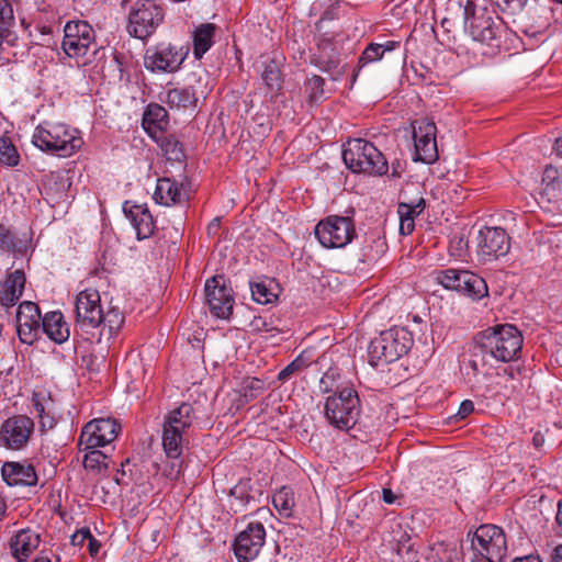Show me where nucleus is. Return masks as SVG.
<instances>
[{
	"instance_id": "nucleus-29",
	"label": "nucleus",
	"mask_w": 562,
	"mask_h": 562,
	"mask_svg": "<svg viewBox=\"0 0 562 562\" xmlns=\"http://www.w3.org/2000/svg\"><path fill=\"white\" fill-rule=\"evenodd\" d=\"M400 46L397 41H386L383 44L371 43L369 44L358 58L357 68L352 74V83L356 81L359 71L371 63L379 61L383 58L386 52H392Z\"/></svg>"
},
{
	"instance_id": "nucleus-50",
	"label": "nucleus",
	"mask_w": 562,
	"mask_h": 562,
	"mask_svg": "<svg viewBox=\"0 0 562 562\" xmlns=\"http://www.w3.org/2000/svg\"><path fill=\"white\" fill-rule=\"evenodd\" d=\"M14 23L13 9L8 0H0V26H10Z\"/></svg>"
},
{
	"instance_id": "nucleus-17",
	"label": "nucleus",
	"mask_w": 562,
	"mask_h": 562,
	"mask_svg": "<svg viewBox=\"0 0 562 562\" xmlns=\"http://www.w3.org/2000/svg\"><path fill=\"white\" fill-rule=\"evenodd\" d=\"M204 291L210 312L217 318H229L235 300L233 290L226 285L224 276L207 279Z\"/></svg>"
},
{
	"instance_id": "nucleus-14",
	"label": "nucleus",
	"mask_w": 562,
	"mask_h": 562,
	"mask_svg": "<svg viewBox=\"0 0 562 562\" xmlns=\"http://www.w3.org/2000/svg\"><path fill=\"white\" fill-rule=\"evenodd\" d=\"M76 329L89 334L101 326L103 311L97 290L87 289L79 292L75 302Z\"/></svg>"
},
{
	"instance_id": "nucleus-37",
	"label": "nucleus",
	"mask_w": 562,
	"mask_h": 562,
	"mask_svg": "<svg viewBox=\"0 0 562 562\" xmlns=\"http://www.w3.org/2000/svg\"><path fill=\"white\" fill-rule=\"evenodd\" d=\"M18 35L7 26H0V63H10L19 55Z\"/></svg>"
},
{
	"instance_id": "nucleus-61",
	"label": "nucleus",
	"mask_w": 562,
	"mask_h": 562,
	"mask_svg": "<svg viewBox=\"0 0 562 562\" xmlns=\"http://www.w3.org/2000/svg\"><path fill=\"white\" fill-rule=\"evenodd\" d=\"M551 562H562V544L553 549L551 553Z\"/></svg>"
},
{
	"instance_id": "nucleus-28",
	"label": "nucleus",
	"mask_w": 562,
	"mask_h": 562,
	"mask_svg": "<svg viewBox=\"0 0 562 562\" xmlns=\"http://www.w3.org/2000/svg\"><path fill=\"white\" fill-rule=\"evenodd\" d=\"M41 327L48 338L56 344L67 341L70 335L69 326L59 311L46 313Z\"/></svg>"
},
{
	"instance_id": "nucleus-59",
	"label": "nucleus",
	"mask_w": 562,
	"mask_h": 562,
	"mask_svg": "<svg viewBox=\"0 0 562 562\" xmlns=\"http://www.w3.org/2000/svg\"><path fill=\"white\" fill-rule=\"evenodd\" d=\"M40 424L43 430L52 429L55 426V419L54 417L46 414L40 418Z\"/></svg>"
},
{
	"instance_id": "nucleus-15",
	"label": "nucleus",
	"mask_w": 562,
	"mask_h": 562,
	"mask_svg": "<svg viewBox=\"0 0 562 562\" xmlns=\"http://www.w3.org/2000/svg\"><path fill=\"white\" fill-rule=\"evenodd\" d=\"M121 425L114 418H95L87 423L80 434L78 447L80 450L104 447L115 440Z\"/></svg>"
},
{
	"instance_id": "nucleus-39",
	"label": "nucleus",
	"mask_w": 562,
	"mask_h": 562,
	"mask_svg": "<svg viewBox=\"0 0 562 562\" xmlns=\"http://www.w3.org/2000/svg\"><path fill=\"white\" fill-rule=\"evenodd\" d=\"M273 280L265 279L250 282V291L254 301L259 304H269L277 300L278 294L272 289Z\"/></svg>"
},
{
	"instance_id": "nucleus-16",
	"label": "nucleus",
	"mask_w": 562,
	"mask_h": 562,
	"mask_svg": "<svg viewBox=\"0 0 562 562\" xmlns=\"http://www.w3.org/2000/svg\"><path fill=\"white\" fill-rule=\"evenodd\" d=\"M437 127L432 121L420 119L413 125L414 161L431 165L438 160Z\"/></svg>"
},
{
	"instance_id": "nucleus-32",
	"label": "nucleus",
	"mask_w": 562,
	"mask_h": 562,
	"mask_svg": "<svg viewBox=\"0 0 562 562\" xmlns=\"http://www.w3.org/2000/svg\"><path fill=\"white\" fill-rule=\"evenodd\" d=\"M387 249V244L383 237H367L359 250V262L366 266L375 265Z\"/></svg>"
},
{
	"instance_id": "nucleus-5",
	"label": "nucleus",
	"mask_w": 562,
	"mask_h": 562,
	"mask_svg": "<svg viewBox=\"0 0 562 562\" xmlns=\"http://www.w3.org/2000/svg\"><path fill=\"white\" fill-rule=\"evenodd\" d=\"M126 13L127 33L138 40H147L162 24L165 9L156 0H121Z\"/></svg>"
},
{
	"instance_id": "nucleus-26",
	"label": "nucleus",
	"mask_w": 562,
	"mask_h": 562,
	"mask_svg": "<svg viewBox=\"0 0 562 562\" xmlns=\"http://www.w3.org/2000/svg\"><path fill=\"white\" fill-rule=\"evenodd\" d=\"M25 286V274L23 270H15L9 273L0 285V304L10 308L14 306L23 294Z\"/></svg>"
},
{
	"instance_id": "nucleus-63",
	"label": "nucleus",
	"mask_w": 562,
	"mask_h": 562,
	"mask_svg": "<svg viewBox=\"0 0 562 562\" xmlns=\"http://www.w3.org/2000/svg\"><path fill=\"white\" fill-rule=\"evenodd\" d=\"M555 521L559 525V527L562 528V501H560L558 504V513L555 516Z\"/></svg>"
},
{
	"instance_id": "nucleus-36",
	"label": "nucleus",
	"mask_w": 562,
	"mask_h": 562,
	"mask_svg": "<svg viewBox=\"0 0 562 562\" xmlns=\"http://www.w3.org/2000/svg\"><path fill=\"white\" fill-rule=\"evenodd\" d=\"M459 555L457 543L436 542L428 547L427 562H456Z\"/></svg>"
},
{
	"instance_id": "nucleus-46",
	"label": "nucleus",
	"mask_w": 562,
	"mask_h": 562,
	"mask_svg": "<svg viewBox=\"0 0 562 562\" xmlns=\"http://www.w3.org/2000/svg\"><path fill=\"white\" fill-rule=\"evenodd\" d=\"M266 390V383L258 378H249L244 381V397L246 402L257 398Z\"/></svg>"
},
{
	"instance_id": "nucleus-53",
	"label": "nucleus",
	"mask_w": 562,
	"mask_h": 562,
	"mask_svg": "<svg viewBox=\"0 0 562 562\" xmlns=\"http://www.w3.org/2000/svg\"><path fill=\"white\" fill-rule=\"evenodd\" d=\"M90 536V530L88 528H82L71 536V544L75 547H82L88 541Z\"/></svg>"
},
{
	"instance_id": "nucleus-43",
	"label": "nucleus",
	"mask_w": 562,
	"mask_h": 562,
	"mask_svg": "<svg viewBox=\"0 0 562 562\" xmlns=\"http://www.w3.org/2000/svg\"><path fill=\"white\" fill-rule=\"evenodd\" d=\"M21 240L16 232L5 224L0 223V249L8 252L19 250Z\"/></svg>"
},
{
	"instance_id": "nucleus-52",
	"label": "nucleus",
	"mask_w": 562,
	"mask_h": 562,
	"mask_svg": "<svg viewBox=\"0 0 562 562\" xmlns=\"http://www.w3.org/2000/svg\"><path fill=\"white\" fill-rule=\"evenodd\" d=\"M231 496L238 499L241 504H247L251 498L247 494L246 484L239 483L231 490Z\"/></svg>"
},
{
	"instance_id": "nucleus-10",
	"label": "nucleus",
	"mask_w": 562,
	"mask_h": 562,
	"mask_svg": "<svg viewBox=\"0 0 562 562\" xmlns=\"http://www.w3.org/2000/svg\"><path fill=\"white\" fill-rule=\"evenodd\" d=\"M413 339L404 328H391L374 338L369 346V353L378 364L391 363L406 355L411 349Z\"/></svg>"
},
{
	"instance_id": "nucleus-11",
	"label": "nucleus",
	"mask_w": 562,
	"mask_h": 562,
	"mask_svg": "<svg viewBox=\"0 0 562 562\" xmlns=\"http://www.w3.org/2000/svg\"><path fill=\"white\" fill-rule=\"evenodd\" d=\"M325 15L315 24L317 36V53L312 57V64L322 71L330 75L333 80H338L345 72V65L341 64L340 54L334 42V35L324 31Z\"/></svg>"
},
{
	"instance_id": "nucleus-58",
	"label": "nucleus",
	"mask_w": 562,
	"mask_h": 562,
	"mask_svg": "<svg viewBox=\"0 0 562 562\" xmlns=\"http://www.w3.org/2000/svg\"><path fill=\"white\" fill-rule=\"evenodd\" d=\"M161 232L164 233V237L168 234L169 235V238H170V243L171 244H176L177 240L180 238V233L177 228L175 227H171V228H162Z\"/></svg>"
},
{
	"instance_id": "nucleus-3",
	"label": "nucleus",
	"mask_w": 562,
	"mask_h": 562,
	"mask_svg": "<svg viewBox=\"0 0 562 562\" xmlns=\"http://www.w3.org/2000/svg\"><path fill=\"white\" fill-rule=\"evenodd\" d=\"M463 16L464 26L474 41L490 47L492 54L502 48L503 37L507 34L502 18L491 14L485 9L477 12L476 4L472 0H467Z\"/></svg>"
},
{
	"instance_id": "nucleus-55",
	"label": "nucleus",
	"mask_w": 562,
	"mask_h": 562,
	"mask_svg": "<svg viewBox=\"0 0 562 562\" xmlns=\"http://www.w3.org/2000/svg\"><path fill=\"white\" fill-rule=\"evenodd\" d=\"M474 411V404L472 401L470 400H465L461 403L460 407H459V411H458V416L463 419L465 417H468L472 412Z\"/></svg>"
},
{
	"instance_id": "nucleus-19",
	"label": "nucleus",
	"mask_w": 562,
	"mask_h": 562,
	"mask_svg": "<svg viewBox=\"0 0 562 562\" xmlns=\"http://www.w3.org/2000/svg\"><path fill=\"white\" fill-rule=\"evenodd\" d=\"M266 530L261 522H250L236 537L233 548L238 562L254 560L265 544Z\"/></svg>"
},
{
	"instance_id": "nucleus-7",
	"label": "nucleus",
	"mask_w": 562,
	"mask_h": 562,
	"mask_svg": "<svg viewBox=\"0 0 562 562\" xmlns=\"http://www.w3.org/2000/svg\"><path fill=\"white\" fill-rule=\"evenodd\" d=\"M342 160L353 173L383 176L389 170L387 160L373 143L362 138L347 142L342 149Z\"/></svg>"
},
{
	"instance_id": "nucleus-44",
	"label": "nucleus",
	"mask_w": 562,
	"mask_h": 562,
	"mask_svg": "<svg viewBox=\"0 0 562 562\" xmlns=\"http://www.w3.org/2000/svg\"><path fill=\"white\" fill-rule=\"evenodd\" d=\"M310 362V358L305 355V352H301L293 361H291L284 369L279 372L278 380L281 382H286L295 373L307 368Z\"/></svg>"
},
{
	"instance_id": "nucleus-9",
	"label": "nucleus",
	"mask_w": 562,
	"mask_h": 562,
	"mask_svg": "<svg viewBox=\"0 0 562 562\" xmlns=\"http://www.w3.org/2000/svg\"><path fill=\"white\" fill-rule=\"evenodd\" d=\"M63 50L70 58L81 59L82 65L91 61L98 50L94 30L86 21H69L64 29Z\"/></svg>"
},
{
	"instance_id": "nucleus-31",
	"label": "nucleus",
	"mask_w": 562,
	"mask_h": 562,
	"mask_svg": "<svg viewBox=\"0 0 562 562\" xmlns=\"http://www.w3.org/2000/svg\"><path fill=\"white\" fill-rule=\"evenodd\" d=\"M426 203L423 198H419L416 202H400L397 206V213L400 216V232L402 235H409L415 228V217L418 216L425 210Z\"/></svg>"
},
{
	"instance_id": "nucleus-54",
	"label": "nucleus",
	"mask_w": 562,
	"mask_h": 562,
	"mask_svg": "<svg viewBox=\"0 0 562 562\" xmlns=\"http://www.w3.org/2000/svg\"><path fill=\"white\" fill-rule=\"evenodd\" d=\"M252 326L259 331H272L276 327L272 326V322H268L263 317H258L252 321Z\"/></svg>"
},
{
	"instance_id": "nucleus-8",
	"label": "nucleus",
	"mask_w": 562,
	"mask_h": 562,
	"mask_svg": "<svg viewBox=\"0 0 562 562\" xmlns=\"http://www.w3.org/2000/svg\"><path fill=\"white\" fill-rule=\"evenodd\" d=\"M355 210L348 209L345 215H328L315 226V236L324 248H344L356 237Z\"/></svg>"
},
{
	"instance_id": "nucleus-1",
	"label": "nucleus",
	"mask_w": 562,
	"mask_h": 562,
	"mask_svg": "<svg viewBox=\"0 0 562 562\" xmlns=\"http://www.w3.org/2000/svg\"><path fill=\"white\" fill-rule=\"evenodd\" d=\"M196 416L194 408L189 403H182L170 411L164 418L161 442L165 454L172 459L170 477L177 479L181 472L184 447L189 445V432Z\"/></svg>"
},
{
	"instance_id": "nucleus-48",
	"label": "nucleus",
	"mask_w": 562,
	"mask_h": 562,
	"mask_svg": "<svg viewBox=\"0 0 562 562\" xmlns=\"http://www.w3.org/2000/svg\"><path fill=\"white\" fill-rule=\"evenodd\" d=\"M123 321H124V318H123L122 314L120 313V311L112 308V310H109L106 313L103 312L101 325L108 326L109 331L113 333V331H116L121 327Z\"/></svg>"
},
{
	"instance_id": "nucleus-60",
	"label": "nucleus",
	"mask_w": 562,
	"mask_h": 562,
	"mask_svg": "<svg viewBox=\"0 0 562 562\" xmlns=\"http://www.w3.org/2000/svg\"><path fill=\"white\" fill-rule=\"evenodd\" d=\"M382 495H383V501L386 504H393L396 499L395 494L390 488H383Z\"/></svg>"
},
{
	"instance_id": "nucleus-62",
	"label": "nucleus",
	"mask_w": 562,
	"mask_h": 562,
	"mask_svg": "<svg viewBox=\"0 0 562 562\" xmlns=\"http://www.w3.org/2000/svg\"><path fill=\"white\" fill-rule=\"evenodd\" d=\"M513 562H542V561L540 560L539 557L526 555V557L516 558L513 560Z\"/></svg>"
},
{
	"instance_id": "nucleus-35",
	"label": "nucleus",
	"mask_w": 562,
	"mask_h": 562,
	"mask_svg": "<svg viewBox=\"0 0 562 562\" xmlns=\"http://www.w3.org/2000/svg\"><path fill=\"white\" fill-rule=\"evenodd\" d=\"M260 77L265 86L272 92L281 90L283 79L280 64L274 58H267L262 63Z\"/></svg>"
},
{
	"instance_id": "nucleus-25",
	"label": "nucleus",
	"mask_w": 562,
	"mask_h": 562,
	"mask_svg": "<svg viewBox=\"0 0 562 562\" xmlns=\"http://www.w3.org/2000/svg\"><path fill=\"white\" fill-rule=\"evenodd\" d=\"M128 202H125L123 210L126 217L132 222L136 229L138 239L149 238L156 228L153 215L147 207L143 205H131L127 206Z\"/></svg>"
},
{
	"instance_id": "nucleus-21",
	"label": "nucleus",
	"mask_w": 562,
	"mask_h": 562,
	"mask_svg": "<svg viewBox=\"0 0 562 562\" xmlns=\"http://www.w3.org/2000/svg\"><path fill=\"white\" fill-rule=\"evenodd\" d=\"M42 319L37 304L24 301L19 305L16 311V330L21 342L32 345L37 339Z\"/></svg>"
},
{
	"instance_id": "nucleus-13",
	"label": "nucleus",
	"mask_w": 562,
	"mask_h": 562,
	"mask_svg": "<svg viewBox=\"0 0 562 562\" xmlns=\"http://www.w3.org/2000/svg\"><path fill=\"white\" fill-rule=\"evenodd\" d=\"M471 547L487 562H502L507 552L505 533L496 525H481L473 535Z\"/></svg>"
},
{
	"instance_id": "nucleus-18",
	"label": "nucleus",
	"mask_w": 562,
	"mask_h": 562,
	"mask_svg": "<svg viewBox=\"0 0 562 562\" xmlns=\"http://www.w3.org/2000/svg\"><path fill=\"white\" fill-rule=\"evenodd\" d=\"M509 248V236L505 229L485 226L479 231L477 255L483 261H491L505 256Z\"/></svg>"
},
{
	"instance_id": "nucleus-24",
	"label": "nucleus",
	"mask_w": 562,
	"mask_h": 562,
	"mask_svg": "<svg viewBox=\"0 0 562 562\" xmlns=\"http://www.w3.org/2000/svg\"><path fill=\"white\" fill-rule=\"evenodd\" d=\"M154 200L170 206L189 200V193L183 183H178L170 178H160L157 180Z\"/></svg>"
},
{
	"instance_id": "nucleus-6",
	"label": "nucleus",
	"mask_w": 562,
	"mask_h": 562,
	"mask_svg": "<svg viewBox=\"0 0 562 562\" xmlns=\"http://www.w3.org/2000/svg\"><path fill=\"white\" fill-rule=\"evenodd\" d=\"M361 402L352 386H338L328 395L324 404L325 418L338 430L348 431L358 423Z\"/></svg>"
},
{
	"instance_id": "nucleus-34",
	"label": "nucleus",
	"mask_w": 562,
	"mask_h": 562,
	"mask_svg": "<svg viewBox=\"0 0 562 562\" xmlns=\"http://www.w3.org/2000/svg\"><path fill=\"white\" fill-rule=\"evenodd\" d=\"M461 283L462 284L458 292L473 300H481L488 294V289L485 280L482 277L469 270H465Z\"/></svg>"
},
{
	"instance_id": "nucleus-22",
	"label": "nucleus",
	"mask_w": 562,
	"mask_h": 562,
	"mask_svg": "<svg viewBox=\"0 0 562 562\" xmlns=\"http://www.w3.org/2000/svg\"><path fill=\"white\" fill-rule=\"evenodd\" d=\"M1 474L10 486H35L38 482L35 467L27 460L4 462Z\"/></svg>"
},
{
	"instance_id": "nucleus-56",
	"label": "nucleus",
	"mask_w": 562,
	"mask_h": 562,
	"mask_svg": "<svg viewBox=\"0 0 562 562\" xmlns=\"http://www.w3.org/2000/svg\"><path fill=\"white\" fill-rule=\"evenodd\" d=\"M32 403L34 411L36 412L37 416L42 418V416L46 415L45 407L41 401L40 394L34 393L32 396Z\"/></svg>"
},
{
	"instance_id": "nucleus-33",
	"label": "nucleus",
	"mask_w": 562,
	"mask_h": 562,
	"mask_svg": "<svg viewBox=\"0 0 562 562\" xmlns=\"http://www.w3.org/2000/svg\"><path fill=\"white\" fill-rule=\"evenodd\" d=\"M217 26L214 23H202L193 31V55L201 59L213 46Z\"/></svg>"
},
{
	"instance_id": "nucleus-40",
	"label": "nucleus",
	"mask_w": 562,
	"mask_h": 562,
	"mask_svg": "<svg viewBox=\"0 0 562 562\" xmlns=\"http://www.w3.org/2000/svg\"><path fill=\"white\" fill-rule=\"evenodd\" d=\"M465 273V270L460 269H445L437 271L436 273V280L438 283H440L443 288L448 290H460L461 286V280L463 278V274Z\"/></svg>"
},
{
	"instance_id": "nucleus-45",
	"label": "nucleus",
	"mask_w": 562,
	"mask_h": 562,
	"mask_svg": "<svg viewBox=\"0 0 562 562\" xmlns=\"http://www.w3.org/2000/svg\"><path fill=\"white\" fill-rule=\"evenodd\" d=\"M325 80L321 76L314 75L305 83V92L310 102H317L325 97Z\"/></svg>"
},
{
	"instance_id": "nucleus-30",
	"label": "nucleus",
	"mask_w": 562,
	"mask_h": 562,
	"mask_svg": "<svg viewBox=\"0 0 562 562\" xmlns=\"http://www.w3.org/2000/svg\"><path fill=\"white\" fill-rule=\"evenodd\" d=\"M160 101L165 102L171 110H187L195 108L198 99L192 87H183L168 89L164 97L160 95Z\"/></svg>"
},
{
	"instance_id": "nucleus-27",
	"label": "nucleus",
	"mask_w": 562,
	"mask_h": 562,
	"mask_svg": "<svg viewBox=\"0 0 562 562\" xmlns=\"http://www.w3.org/2000/svg\"><path fill=\"white\" fill-rule=\"evenodd\" d=\"M142 124L151 138L166 133L169 126L167 110L158 103H149L143 114Z\"/></svg>"
},
{
	"instance_id": "nucleus-47",
	"label": "nucleus",
	"mask_w": 562,
	"mask_h": 562,
	"mask_svg": "<svg viewBox=\"0 0 562 562\" xmlns=\"http://www.w3.org/2000/svg\"><path fill=\"white\" fill-rule=\"evenodd\" d=\"M83 457V467L90 470H100L102 465L106 467L104 461L106 456L97 449H90Z\"/></svg>"
},
{
	"instance_id": "nucleus-64",
	"label": "nucleus",
	"mask_w": 562,
	"mask_h": 562,
	"mask_svg": "<svg viewBox=\"0 0 562 562\" xmlns=\"http://www.w3.org/2000/svg\"><path fill=\"white\" fill-rule=\"evenodd\" d=\"M554 150L562 158V138H558L554 144Z\"/></svg>"
},
{
	"instance_id": "nucleus-23",
	"label": "nucleus",
	"mask_w": 562,
	"mask_h": 562,
	"mask_svg": "<svg viewBox=\"0 0 562 562\" xmlns=\"http://www.w3.org/2000/svg\"><path fill=\"white\" fill-rule=\"evenodd\" d=\"M41 542L40 535L30 528L21 529L9 540L11 555L19 562L25 561Z\"/></svg>"
},
{
	"instance_id": "nucleus-42",
	"label": "nucleus",
	"mask_w": 562,
	"mask_h": 562,
	"mask_svg": "<svg viewBox=\"0 0 562 562\" xmlns=\"http://www.w3.org/2000/svg\"><path fill=\"white\" fill-rule=\"evenodd\" d=\"M273 506L284 516H290L294 506L293 492L289 487H282L272 496Z\"/></svg>"
},
{
	"instance_id": "nucleus-4",
	"label": "nucleus",
	"mask_w": 562,
	"mask_h": 562,
	"mask_svg": "<svg viewBox=\"0 0 562 562\" xmlns=\"http://www.w3.org/2000/svg\"><path fill=\"white\" fill-rule=\"evenodd\" d=\"M524 344L521 333L510 324L498 325L484 331L474 347L482 356L488 355L499 362H510L519 358Z\"/></svg>"
},
{
	"instance_id": "nucleus-41",
	"label": "nucleus",
	"mask_w": 562,
	"mask_h": 562,
	"mask_svg": "<svg viewBox=\"0 0 562 562\" xmlns=\"http://www.w3.org/2000/svg\"><path fill=\"white\" fill-rule=\"evenodd\" d=\"M20 162L16 147L9 137H0V166L15 167Z\"/></svg>"
},
{
	"instance_id": "nucleus-38",
	"label": "nucleus",
	"mask_w": 562,
	"mask_h": 562,
	"mask_svg": "<svg viewBox=\"0 0 562 562\" xmlns=\"http://www.w3.org/2000/svg\"><path fill=\"white\" fill-rule=\"evenodd\" d=\"M160 147L162 154L170 161H181L184 158L182 144L173 136L166 133L153 138Z\"/></svg>"
},
{
	"instance_id": "nucleus-12",
	"label": "nucleus",
	"mask_w": 562,
	"mask_h": 562,
	"mask_svg": "<svg viewBox=\"0 0 562 562\" xmlns=\"http://www.w3.org/2000/svg\"><path fill=\"white\" fill-rule=\"evenodd\" d=\"M189 53L187 45L159 43L148 48L144 57L145 68L155 74L176 72Z\"/></svg>"
},
{
	"instance_id": "nucleus-49",
	"label": "nucleus",
	"mask_w": 562,
	"mask_h": 562,
	"mask_svg": "<svg viewBox=\"0 0 562 562\" xmlns=\"http://www.w3.org/2000/svg\"><path fill=\"white\" fill-rule=\"evenodd\" d=\"M468 239L463 234H454L450 240V252L452 256L463 258L468 250Z\"/></svg>"
},
{
	"instance_id": "nucleus-57",
	"label": "nucleus",
	"mask_w": 562,
	"mask_h": 562,
	"mask_svg": "<svg viewBox=\"0 0 562 562\" xmlns=\"http://www.w3.org/2000/svg\"><path fill=\"white\" fill-rule=\"evenodd\" d=\"M89 553L92 557H95L101 548V543L91 535L90 538L87 541Z\"/></svg>"
},
{
	"instance_id": "nucleus-2",
	"label": "nucleus",
	"mask_w": 562,
	"mask_h": 562,
	"mask_svg": "<svg viewBox=\"0 0 562 562\" xmlns=\"http://www.w3.org/2000/svg\"><path fill=\"white\" fill-rule=\"evenodd\" d=\"M32 143L38 149L58 157H70L83 145L80 132L65 123L44 121L33 133Z\"/></svg>"
},
{
	"instance_id": "nucleus-20",
	"label": "nucleus",
	"mask_w": 562,
	"mask_h": 562,
	"mask_svg": "<svg viewBox=\"0 0 562 562\" xmlns=\"http://www.w3.org/2000/svg\"><path fill=\"white\" fill-rule=\"evenodd\" d=\"M34 431V422L26 415H15L8 418L1 426L0 440L13 450L22 449L29 442Z\"/></svg>"
},
{
	"instance_id": "nucleus-51",
	"label": "nucleus",
	"mask_w": 562,
	"mask_h": 562,
	"mask_svg": "<svg viewBox=\"0 0 562 562\" xmlns=\"http://www.w3.org/2000/svg\"><path fill=\"white\" fill-rule=\"evenodd\" d=\"M336 375H337V373L333 369H329L328 371H326L323 374V376L319 381V389H321L322 393H331L333 394L336 391V389L338 387V386H335Z\"/></svg>"
}]
</instances>
